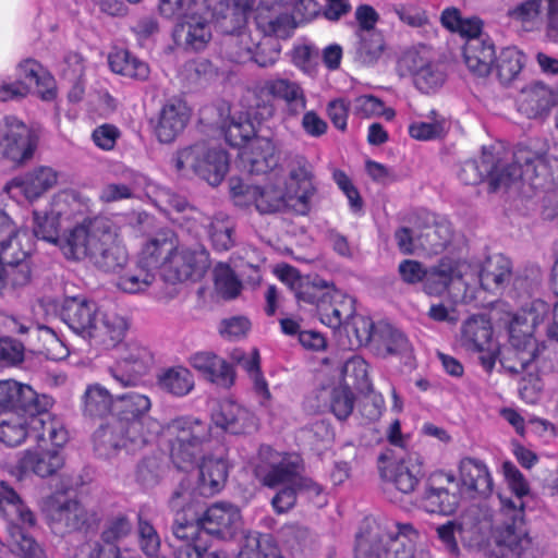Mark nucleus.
Segmentation results:
<instances>
[{
    "label": "nucleus",
    "instance_id": "nucleus-1",
    "mask_svg": "<svg viewBox=\"0 0 558 558\" xmlns=\"http://www.w3.org/2000/svg\"><path fill=\"white\" fill-rule=\"evenodd\" d=\"M169 457L178 470L189 471L199 464L197 492L204 497L218 494L226 485L229 466L225 459L205 457L211 441V425L192 415L177 416L162 427Z\"/></svg>",
    "mask_w": 558,
    "mask_h": 558
},
{
    "label": "nucleus",
    "instance_id": "nucleus-2",
    "mask_svg": "<svg viewBox=\"0 0 558 558\" xmlns=\"http://www.w3.org/2000/svg\"><path fill=\"white\" fill-rule=\"evenodd\" d=\"M281 279L290 286L298 302L316 305L323 324L333 329L345 324L347 332L354 335L359 345L374 343L377 325L369 317L354 315V300L332 283L317 276L301 277L290 266L282 272Z\"/></svg>",
    "mask_w": 558,
    "mask_h": 558
},
{
    "label": "nucleus",
    "instance_id": "nucleus-3",
    "mask_svg": "<svg viewBox=\"0 0 558 558\" xmlns=\"http://www.w3.org/2000/svg\"><path fill=\"white\" fill-rule=\"evenodd\" d=\"M150 399L130 391L114 397L113 414L94 433L95 450L111 457L124 449L134 453L143 449L156 434L157 423L149 415Z\"/></svg>",
    "mask_w": 558,
    "mask_h": 558
},
{
    "label": "nucleus",
    "instance_id": "nucleus-4",
    "mask_svg": "<svg viewBox=\"0 0 558 558\" xmlns=\"http://www.w3.org/2000/svg\"><path fill=\"white\" fill-rule=\"evenodd\" d=\"M548 312L546 302L533 301L530 311L512 317L509 324V343L499 350V363L509 375L526 373L521 379L519 391L523 399L530 401L542 390L538 375L530 371L539 353L533 332Z\"/></svg>",
    "mask_w": 558,
    "mask_h": 558
},
{
    "label": "nucleus",
    "instance_id": "nucleus-5",
    "mask_svg": "<svg viewBox=\"0 0 558 558\" xmlns=\"http://www.w3.org/2000/svg\"><path fill=\"white\" fill-rule=\"evenodd\" d=\"M502 473L514 498L499 496L500 509L493 529V538L499 550V558H521L530 545L525 526V504L530 485L519 469L510 461L502 463Z\"/></svg>",
    "mask_w": 558,
    "mask_h": 558
},
{
    "label": "nucleus",
    "instance_id": "nucleus-6",
    "mask_svg": "<svg viewBox=\"0 0 558 558\" xmlns=\"http://www.w3.org/2000/svg\"><path fill=\"white\" fill-rule=\"evenodd\" d=\"M56 312L71 330L106 350L116 348L128 329L126 320L122 316L102 313L96 303L77 296L62 300Z\"/></svg>",
    "mask_w": 558,
    "mask_h": 558
},
{
    "label": "nucleus",
    "instance_id": "nucleus-7",
    "mask_svg": "<svg viewBox=\"0 0 558 558\" xmlns=\"http://www.w3.org/2000/svg\"><path fill=\"white\" fill-rule=\"evenodd\" d=\"M418 538L411 523L368 522L356 537L355 558H424L415 553Z\"/></svg>",
    "mask_w": 558,
    "mask_h": 558
},
{
    "label": "nucleus",
    "instance_id": "nucleus-8",
    "mask_svg": "<svg viewBox=\"0 0 558 558\" xmlns=\"http://www.w3.org/2000/svg\"><path fill=\"white\" fill-rule=\"evenodd\" d=\"M0 515L8 522L7 531L14 554L23 558H47L43 547L26 531L36 525L35 514L4 482H0Z\"/></svg>",
    "mask_w": 558,
    "mask_h": 558
},
{
    "label": "nucleus",
    "instance_id": "nucleus-9",
    "mask_svg": "<svg viewBox=\"0 0 558 558\" xmlns=\"http://www.w3.org/2000/svg\"><path fill=\"white\" fill-rule=\"evenodd\" d=\"M525 154L526 151H518L514 155V161L509 163L502 162L484 147L480 160L472 159L463 162L459 179L468 185H475L487 179L493 191L508 187L533 169V158L524 156Z\"/></svg>",
    "mask_w": 558,
    "mask_h": 558
},
{
    "label": "nucleus",
    "instance_id": "nucleus-10",
    "mask_svg": "<svg viewBox=\"0 0 558 558\" xmlns=\"http://www.w3.org/2000/svg\"><path fill=\"white\" fill-rule=\"evenodd\" d=\"M47 523L54 535L65 536L72 533H95L104 519L99 507H86L76 499L52 498L46 509Z\"/></svg>",
    "mask_w": 558,
    "mask_h": 558
},
{
    "label": "nucleus",
    "instance_id": "nucleus-11",
    "mask_svg": "<svg viewBox=\"0 0 558 558\" xmlns=\"http://www.w3.org/2000/svg\"><path fill=\"white\" fill-rule=\"evenodd\" d=\"M211 148L204 141L194 143L182 149H179L172 157L173 167L178 172L186 174L192 172L211 186L219 185L225 179L228 169V154L223 149L213 148L211 162L215 163L214 172H209L203 168V160Z\"/></svg>",
    "mask_w": 558,
    "mask_h": 558
},
{
    "label": "nucleus",
    "instance_id": "nucleus-12",
    "mask_svg": "<svg viewBox=\"0 0 558 558\" xmlns=\"http://www.w3.org/2000/svg\"><path fill=\"white\" fill-rule=\"evenodd\" d=\"M39 134L14 116L3 118L0 129V146L3 154L16 163H24L33 158L38 146Z\"/></svg>",
    "mask_w": 558,
    "mask_h": 558
},
{
    "label": "nucleus",
    "instance_id": "nucleus-13",
    "mask_svg": "<svg viewBox=\"0 0 558 558\" xmlns=\"http://www.w3.org/2000/svg\"><path fill=\"white\" fill-rule=\"evenodd\" d=\"M52 405V399L13 379L0 380V415L38 414Z\"/></svg>",
    "mask_w": 558,
    "mask_h": 558
},
{
    "label": "nucleus",
    "instance_id": "nucleus-14",
    "mask_svg": "<svg viewBox=\"0 0 558 558\" xmlns=\"http://www.w3.org/2000/svg\"><path fill=\"white\" fill-rule=\"evenodd\" d=\"M230 192L236 206L254 205L260 215L281 213L289 206L284 191L272 184L259 186L238 181L232 183Z\"/></svg>",
    "mask_w": 558,
    "mask_h": 558
},
{
    "label": "nucleus",
    "instance_id": "nucleus-15",
    "mask_svg": "<svg viewBox=\"0 0 558 558\" xmlns=\"http://www.w3.org/2000/svg\"><path fill=\"white\" fill-rule=\"evenodd\" d=\"M109 225L104 219L86 220L65 233L59 247L69 259L88 258L90 260L93 253L100 245L102 232L107 231Z\"/></svg>",
    "mask_w": 558,
    "mask_h": 558
},
{
    "label": "nucleus",
    "instance_id": "nucleus-16",
    "mask_svg": "<svg viewBox=\"0 0 558 558\" xmlns=\"http://www.w3.org/2000/svg\"><path fill=\"white\" fill-rule=\"evenodd\" d=\"M377 460L380 477L385 482L393 484L403 494L414 492L422 477L420 464L413 463L411 458L405 459L396 449H385Z\"/></svg>",
    "mask_w": 558,
    "mask_h": 558
},
{
    "label": "nucleus",
    "instance_id": "nucleus-17",
    "mask_svg": "<svg viewBox=\"0 0 558 558\" xmlns=\"http://www.w3.org/2000/svg\"><path fill=\"white\" fill-rule=\"evenodd\" d=\"M546 16V36L558 44V0H523L509 5L506 16L525 29H531L539 21L542 14Z\"/></svg>",
    "mask_w": 558,
    "mask_h": 558
},
{
    "label": "nucleus",
    "instance_id": "nucleus-18",
    "mask_svg": "<svg viewBox=\"0 0 558 558\" xmlns=\"http://www.w3.org/2000/svg\"><path fill=\"white\" fill-rule=\"evenodd\" d=\"M460 501L453 474L437 471L430 474L422 495L423 507L430 513L452 514Z\"/></svg>",
    "mask_w": 558,
    "mask_h": 558
},
{
    "label": "nucleus",
    "instance_id": "nucleus-19",
    "mask_svg": "<svg viewBox=\"0 0 558 558\" xmlns=\"http://www.w3.org/2000/svg\"><path fill=\"white\" fill-rule=\"evenodd\" d=\"M493 328L484 315L468 318L461 327L460 343L471 352L480 354L482 366L490 373L496 363V350L492 341Z\"/></svg>",
    "mask_w": 558,
    "mask_h": 558
},
{
    "label": "nucleus",
    "instance_id": "nucleus-20",
    "mask_svg": "<svg viewBox=\"0 0 558 558\" xmlns=\"http://www.w3.org/2000/svg\"><path fill=\"white\" fill-rule=\"evenodd\" d=\"M21 235L26 236V233L14 232L0 242V263L8 283L13 288L26 286L32 276L28 251L20 247Z\"/></svg>",
    "mask_w": 558,
    "mask_h": 558
},
{
    "label": "nucleus",
    "instance_id": "nucleus-21",
    "mask_svg": "<svg viewBox=\"0 0 558 558\" xmlns=\"http://www.w3.org/2000/svg\"><path fill=\"white\" fill-rule=\"evenodd\" d=\"M209 267V254L202 245L195 247L175 246V252L165 271V281L182 282L201 278Z\"/></svg>",
    "mask_w": 558,
    "mask_h": 558
},
{
    "label": "nucleus",
    "instance_id": "nucleus-22",
    "mask_svg": "<svg viewBox=\"0 0 558 558\" xmlns=\"http://www.w3.org/2000/svg\"><path fill=\"white\" fill-rule=\"evenodd\" d=\"M154 362L150 351L136 343L128 344L124 353L109 368L113 379L122 387L136 386Z\"/></svg>",
    "mask_w": 558,
    "mask_h": 558
},
{
    "label": "nucleus",
    "instance_id": "nucleus-23",
    "mask_svg": "<svg viewBox=\"0 0 558 558\" xmlns=\"http://www.w3.org/2000/svg\"><path fill=\"white\" fill-rule=\"evenodd\" d=\"M255 0H210L205 2L206 12L211 11L216 28L225 35L240 34L247 23Z\"/></svg>",
    "mask_w": 558,
    "mask_h": 558
},
{
    "label": "nucleus",
    "instance_id": "nucleus-24",
    "mask_svg": "<svg viewBox=\"0 0 558 558\" xmlns=\"http://www.w3.org/2000/svg\"><path fill=\"white\" fill-rule=\"evenodd\" d=\"M256 90L262 97H271L286 105L287 113L296 117L306 109L307 99L301 84L288 77L274 76L258 83Z\"/></svg>",
    "mask_w": 558,
    "mask_h": 558
},
{
    "label": "nucleus",
    "instance_id": "nucleus-25",
    "mask_svg": "<svg viewBox=\"0 0 558 558\" xmlns=\"http://www.w3.org/2000/svg\"><path fill=\"white\" fill-rule=\"evenodd\" d=\"M464 63L478 77H486L493 71L496 47L490 36L482 31L465 38Z\"/></svg>",
    "mask_w": 558,
    "mask_h": 558
},
{
    "label": "nucleus",
    "instance_id": "nucleus-26",
    "mask_svg": "<svg viewBox=\"0 0 558 558\" xmlns=\"http://www.w3.org/2000/svg\"><path fill=\"white\" fill-rule=\"evenodd\" d=\"M191 117L185 101L171 98L160 108L154 126L155 134L160 143H172L183 132Z\"/></svg>",
    "mask_w": 558,
    "mask_h": 558
},
{
    "label": "nucleus",
    "instance_id": "nucleus-27",
    "mask_svg": "<svg viewBox=\"0 0 558 558\" xmlns=\"http://www.w3.org/2000/svg\"><path fill=\"white\" fill-rule=\"evenodd\" d=\"M199 519L205 534L229 538L240 527L241 512L230 502H216Z\"/></svg>",
    "mask_w": 558,
    "mask_h": 558
},
{
    "label": "nucleus",
    "instance_id": "nucleus-28",
    "mask_svg": "<svg viewBox=\"0 0 558 558\" xmlns=\"http://www.w3.org/2000/svg\"><path fill=\"white\" fill-rule=\"evenodd\" d=\"M275 143L267 137H255L240 155V167L248 174H265L278 166Z\"/></svg>",
    "mask_w": 558,
    "mask_h": 558
},
{
    "label": "nucleus",
    "instance_id": "nucleus-29",
    "mask_svg": "<svg viewBox=\"0 0 558 558\" xmlns=\"http://www.w3.org/2000/svg\"><path fill=\"white\" fill-rule=\"evenodd\" d=\"M211 422L219 428L234 435L252 432L256 428L254 414L242 404L226 399L211 413Z\"/></svg>",
    "mask_w": 558,
    "mask_h": 558
},
{
    "label": "nucleus",
    "instance_id": "nucleus-30",
    "mask_svg": "<svg viewBox=\"0 0 558 558\" xmlns=\"http://www.w3.org/2000/svg\"><path fill=\"white\" fill-rule=\"evenodd\" d=\"M204 11L206 9H198L175 26L174 38L186 50L201 51L211 39V27Z\"/></svg>",
    "mask_w": 558,
    "mask_h": 558
},
{
    "label": "nucleus",
    "instance_id": "nucleus-31",
    "mask_svg": "<svg viewBox=\"0 0 558 558\" xmlns=\"http://www.w3.org/2000/svg\"><path fill=\"white\" fill-rule=\"evenodd\" d=\"M177 236L171 229H161L151 236L143 247L140 260L145 267L161 270L165 279V271L175 252Z\"/></svg>",
    "mask_w": 558,
    "mask_h": 558
},
{
    "label": "nucleus",
    "instance_id": "nucleus-32",
    "mask_svg": "<svg viewBox=\"0 0 558 558\" xmlns=\"http://www.w3.org/2000/svg\"><path fill=\"white\" fill-rule=\"evenodd\" d=\"M57 182V171L50 167L40 166L14 178L10 182L9 190L16 191L32 202L52 189Z\"/></svg>",
    "mask_w": 558,
    "mask_h": 558
},
{
    "label": "nucleus",
    "instance_id": "nucleus-33",
    "mask_svg": "<svg viewBox=\"0 0 558 558\" xmlns=\"http://www.w3.org/2000/svg\"><path fill=\"white\" fill-rule=\"evenodd\" d=\"M16 82L26 83L28 94L34 87V92L45 101L53 100L57 95L53 76L33 59H27L17 65Z\"/></svg>",
    "mask_w": 558,
    "mask_h": 558
},
{
    "label": "nucleus",
    "instance_id": "nucleus-34",
    "mask_svg": "<svg viewBox=\"0 0 558 558\" xmlns=\"http://www.w3.org/2000/svg\"><path fill=\"white\" fill-rule=\"evenodd\" d=\"M556 102L554 92L542 82H533L521 89L518 109L527 118H538L547 113Z\"/></svg>",
    "mask_w": 558,
    "mask_h": 558
},
{
    "label": "nucleus",
    "instance_id": "nucleus-35",
    "mask_svg": "<svg viewBox=\"0 0 558 558\" xmlns=\"http://www.w3.org/2000/svg\"><path fill=\"white\" fill-rule=\"evenodd\" d=\"M48 410L38 414L28 415V437L37 441L38 446L50 441L54 447H62L68 441V432L63 425L52 418Z\"/></svg>",
    "mask_w": 558,
    "mask_h": 558
},
{
    "label": "nucleus",
    "instance_id": "nucleus-36",
    "mask_svg": "<svg viewBox=\"0 0 558 558\" xmlns=\"http://www.w3.org/2000/svg\"><path fill=\"white\" fill-rule=\"evenodd\" d=\"M462 487L469 493L488 496L493 490V478L486 464L475 458L465 457L459 463Z\"/></svg>",
    "mask_w": 558,
    "mask_h": 558
},
{
    "label": "nucleus",
    "instance_id": "nucleus-37",
    "mask_svg": "<svg viewBox=\"0 0 558 558\" xmlns=\"http://www.w3.org/2000/svg\"><path fill=\"white\" fill-rule=\"evenodd\" d=\"M511 268L510 259L501 254L487 257L478 274L481 287L493 293L501 291L510 281Z\"/></svg>",
    "mask_w": 558,
    "mask_h": 558
},
{
    "label": "nucleus",
    "instance_id": "nucleus-38",
    "mask_svg": "<svg viewBox=\"0 0 558 558\" xmlns=\"http://www.w3.org/2000/svg\"><path fill=\"white\" fill-rule=\"evenodd\" d=\"M255 20L257 27L269 37L284 39L290 37L296 28L295 17L288 8L284 11H279L276 5L260 9Z\"/></svg>",
    "mask_w": 558,
    "mask_h": 558
},
{
    "label": "nucleus",
    "instance_id": "nucleus-39",
    "mask_svg": "<svg viewBox=\"0 0 558 558\" xmlns=\"http://www.w3.org/2000/svg\"><path fill=\"white\" fill-rule=\"evenodd\" d=\"M100 245L93 253L90 262L104 271H116L122 268L126 260L128 254L125 250L116 242V235L110 227L102 232L100 236Z\"/></svg>",
    "mask_w": 558,
    "mask_h": 558
},
{
    "label": "nucleus",
    "instance_id": "nucleus-40",
    "mask_svg": "<svg viewBox=\"0 0 558 558\" xmlns=\"http://www.w3.org/2000/svg\"><path fill=\"white\" fill-rule=\"evenodd\" d=\"M68 195H58L49 211H34L33 232L37 239L60 245L62 236L59 235L60 218L63 215L61 205L66 202Z\"/></svg>",
    "mask_w": 558,
    "mask_h": 558
},
{
    "label": "nucleus",
    "instance_id": "nucleus-41",
    "mask_svg": "<svg viewBox=\"0 0 558 558\" xmlns=\"http://www.w3.org/2000/svg\"><path fill=\"white\" fill-rule=\"evenodd\" d=\"M355 37L354 61L365 66L376 64L387 48L383 33L380 31L355 33Z\"/></svg>",
    "mask_w": 558,
    "mask_h": 558
},
{
    "label": "nucleus",
    "instance_id": "nucleus-42",
    "mask_svg": "<svg viewBox=\"0 0 558 558\" xmlns=\"http://www.w3.org/2000/svg\"><path fill=\"white\" fill-rule=\"evenodd\" d=\"M64 464V458L58 450L26 451L20 461L21 469L33 472L39 477L57 473Z\"/></svg>",
    "mask_w": 558,
    "mask_h": 558
},
{
    "label": "nucleus",
    "instance_id": "nucleus-43",
    "mask_svg": "<svg viewBox=\"0 0 558 558\" xmlns=\"http://www.w3.org/2000/svg\"><path fill=\"white\" fill-rule=\"evenodd\" d=\"M299 471H302L300 459L289 457L272 464L268 470L258 468L257 475L265 486L275 488L280 485L282 487L294 485Z\"/></svg>",
    "mask_w": 558,
    "mask_h": 558
},
{
    "label": "nucleus",
    "instance_id": "nucleus-44",
    "mask_svg": "<svg viewBox=\"0 0 558 558\" xmlns=\"http://www.w3.org/2000/svg\"><path fill=\"white\" fill-rule=\"evenodd\" d=\"M525 54L514 46L505 47L496 54L493 70L502 85H508L518 78L525 65Z\"/></svg>",
    "mask_w": 558,
    "mask_h": 558
},
{
    "label": "nucleus",
    "instance_id": "nucleus-45",
    "mask_svg": "<svg viewBox=\"0 0 558 558\" xmlns=\"http://www.w3.org/2000/svg\"><path fill=\"white\" fill-rule=\"evenodd\" d=\"M373 345L384 356L401 354L410 348L404 333L387 323L377 324Z\"/></svg>",
    "mask_w": 558,
    "mask_h": 558
},
{
    "label": "nucleus",
    "instance_id": "nucleus-46",
    "mask_svg": "<svg viewBox=\"0 0 558 558\" xmlns=\"http://www.w3.org/2000/svg\"><path fill=\"white\" fill-rule=\"evenodd\" d=\"M453 236L451 223L446 219L426 226L417 236L421 246L430 254L441 253Z\"/></svg>",
    "mask_w": 558,
    "mask_h": 558
},
{
    "label": "nucleus",
    "instance_id": "nucleus-47",
    "mask_svg": "<svg viewBox=\"0 0 558 558\" xmlns=\"http://www.w3.org/2000/svg\"><path fill=\"white\" fill-rule=\"evenodd\" d=\"M82 400L83 413L86 416L102 417L109 412L113 414L114 397L99 384L88 385Z\"/></svg>",
    "mask_w": 558,
    "mask_h": 558
},
{
    "label": "nucleus",
    "instance_id": "nucleus-48",
    "mask_svg": "<svg viewBox=\"0 0 558 558\" xmlns=\"http://www.w3.org/2000/svg\"><path fill=\"white\" fill-rule=\"evenodd\" d=\"M289 178L298 185L295 197L301 205L300 213L305 214L310 210V201L315 193V186L312 182V167L308 161L299 157L296 166L290 171Z\"/></svg>",
    "mask_w": 558,
    "mask_h": 558
},
{
    "label": "nucleus",
    "instance_id": "nucleus-49",
    "mask_svg": "<svg viewBox=\"0 0 558 558\" xmlns=\"http://www.w3.org/2000/svg\"><path fill=\"white\" fill-rule=\"evenodd\" d=\"M158 385L172 396L183 397L194 388V377L185 367H170L158 376Z\"/></svg>",
    "mask_w": 558,
    "mask_h": 558
},
{
    "label": "nucleus",
    "instance_id": "nucleus-50",
    "mask_svg": "<svg viewBox=\"0 0 558 558\" xmlns=\"http://www.w3.org/2000/svg\"><path fill=\"white\" fill-rule=\"evenodd\" d=\"M441 25L452 33L466 38L482 31L483 21L477 16L464 17L456 7H448L440 14Z\"/></svg>",
    "mask_w": 558,
    "mask_h": 558
},
{
    "label": "nucleus",
    "instance_id": "nucleus-51",
    "mask_svg": "<svg viewBox=\"0 0 558 558\" xmlns=\"http://www.w3.org/2000/svg\"><path fill=\"white\" fill-rule=\"evenodd\" d=\"M28 415H0V441L9 447L21 445L28 437Z\"/></svg>",
    "mask_w": 558,
    "mask_h": 558
},
{
    "label": "nucleus",
    "instance_id": "nucleus-52",
    "mask_svg": "<svg viewBox=\"0 0 558 558\" xmlns=\"http://www.w3.org/2000/svg\"><path fill=\"white\" fill-rule=\"evenodd\" d=\"M235 223L227 215L217 214L208 226V234L214 248L218 252H226L235 244Z\"/></svg>",
    "mask_w": 558,
    "mask_h": 558
},
{
    "label": "nucleus",
    "instance_id": "nucleus-53",
    "mask_svg": "<svg viewBox=\"0 0 558 558\" xmlns=\"http://www.w3.org/2000/svg\"><path fill=\"white\" fill-rule=\"evenodd\" d=\"M166 469L167 465L161 453L146 456L136 465V482L146 488L155 487L161 482Z\"/></svg>",
    "mask_w": 558,
    "mask_h": 558
},
{
    "label": "nucleus",
    "instance_id": "nucleus-54",
    "mask_svg": "<svg viewBox=\"0 0 558 558\" xmlns=\"http://www.w3.org/2000/svg\"><path fill=\"white\" fill-rule=\"evenodd\" d=\"M432 61L433 56L430 48L421 45L403 52L398 61V69L401 75H411L414 77Z\"/></svg>",
    "mask_w": 558,
    "mask_h": 558
},
{
    "label": "nucleus",
    "instance_id": "nucleus-55",
    "mask_svg": "<svg viewBox=\"0 0 558 558\" xmlns=\"http://www.w3.org/2000/svg\"><path fill=\"white\" fill-rule=\"evenodd\" d=\"M155 269L145 267L138 259L134 271H128L118 279L117 287L126 293H138L145 291L155 281Z\"/></svg>",
    "mask_w": 558,
    "mask_h": 558
},
{
    "label": "nucleus",
    "instance_id": "nucleus-56",
    "mask_svg": "<svg viewBox=\"0 0 558 558\" xmlns=\"http://www.w3.org/2000/svg\"><path fill=\"white\" fill-rule=\"evenodd\" d=\"M171 530L175 538L183 543H204L199 517L189 519L186 513H177Z\"/></svg>",
    "mask_w": 558,
    "mask_h": 558
},
{
    "label": "nucleus",
    "instance_id": "nucleus-57",
    "mask_svg": "<svg viewBox=\"0 0 558 558\" xmlns=\"http://www.w3.org/2000/svg\"><path fill=\"white\" fill-rule=\"evenodd\" d=\"M283 545L293 556H302L314 549L315 538L306 527L290 526L283 531Z\"/></svg>",
    "mask_w": 558,
    "mask_h": 558
},
{
    "label": "nucleus",
    "instance_id": "nucleus-58",
    "mask_svg": "<svg viewBox=\"0 0 558 558\" xmlns=\"http://www.w3.org/2000/svg\"><path fill=\"white\" fill-rule=\"evenodd\" d=\"M138 543L147 558H167L160 553V538L155 527L146 520L142 511L137 514Z\"/></svg>",
    "mask_w": 558,
    "mask_h": 558
},
{
    "label": "nucleus",
    "instance_id": "nucleus-59",
    "mask_svg": "<svg viewBox=\"0 0 558 558\" xmlns=\"http://www.w3.org/2000/svg\"><path fill=\"white\" fill-rule=\"evenodd\" d=\"M206 0H159V13L169 20H182L205 8Z\"/></svg>",
    "mask_w": 558,
    "mask_h": 558
},
{
    "label": "nucleus",
    "instance_id": "nucleus-60",
    "mask_svg": "<svg viewBox=\"0 0 558 558\" xmlns=\"http://www.w3.org/2000/svg\"><path fill=\"white\" fill-rule=\"evenodd\" d=\"M223 132L226 141L231 146H241L255 138V129L253 123L248 119L242 117H240L239 120L232 118Z\"/></svg>",
    "mask_w": 558,
    "mask_h": 558
},
{
    "label": "nucleus",
    "instance_id": "nucleus-61",
    "mask_svg": "<svg viewBox=\"0 0 558 558\" xmlns=\"http://www.w3.org/2000/svg\"><path fill=\"white\" fill-rule=\"evenodd\" d=\"M445 73L434 60L413 77L414 85L422 93L428 94L445 82Z\"/></svg>",
    "mask_w": 558,
    "mask_h": 558
},
{
    "label": "nucleus",
    "instance_id": "nucleus-62",
    "mask_svg": "<svg viewBox=\"0 0 558 558\" xmlns=\"http://www.w3.org/2000/svg\"><path fill=\"white\" fill-rule=\"evenodd\" d=\"M215 286L225 299H234L239 295L242 284L233 270L227 265H219L215 270Z\"/></svg>",
    "mask_w": 558,
    "mask_h": 558
},
{
    "label": "nucleus",
    "instance_id": "nucleus-63",
    "mask_svg": "<svg viewBox=\"0 0 558 558\" xmlns=\"http://www.w3.org/2000/svg\"><path fill=\"white\" fill-rule=\"evenodd\" d=\"M354 396L347 386L332 389L330 409L339 420H345L353 411Z\"/></svg>",
    "mask_w": 558,
    "mask_h": 558
},
{
    "label": "nucleus",
    "instance_id": "nucleus-64",
    "mask_svg": "<svg viewBox=\"0 0 558 558\" xmlns=\"http://www.w3.org/2000/svg\"><path fill=\"white\" fill-rule=\"evenodd\" d=\"M24 359L23 344L12 338H0V366H10L21 363Z\"/></svg>",
    "mask_w": 558,
    "mask_h": 558
}]
</instances>
